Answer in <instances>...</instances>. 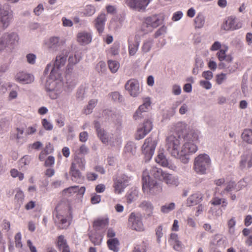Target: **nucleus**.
<instances>
[{
    "mask_svg": "<svg viewBox=\"0 0 252 252\" xmlns=\"http://www.w3.org/2000/svg\"><path fill=\"white\" fill-rule=\"evenodd\" d=\"M198 139V135L194 131H190L183 138L181 151H180L179 158L184 163L188 162L189 158L186 157L189 154L195 153L198 150L196 143Z\"/></svg>",
    "mask_w": 252,
    "mask_h": 252,
    "instance_id": "nucleus-1",
    "label": "nucleus"
},
{
    "mask_svg": "<svg viewBox=\"0 0 252 252\" xmlns=\"http://www.w3.org/2000/svg\"><path fill=\"white\" fill-rule=\"evenodd\" d=\"M62 77L53 76L50 74L45 84V90L47 95L52 99H56L59 97L62 92L63 86L65 91H69L64 87V84L62 82Z\"/></svg>",
    "mask_w": 252,
    "mask_h": 252,
    "instance_id": "nucleus-2",
    "label": "nucleus"
},
{
    "mask_svg": "<svg viewBox=\"0 0 252 252\" xmlns=\"http://www.w3.org/2000/svg\"><path fill=\"white\" fill-rule=\"evenodd\" d=\"M67 52H63L57 56L53 63H48L44 70V73L47 74L50 71L51 77L57 76L62 77L63 69L66 63L67 60Z\"/></svg>",
    "mask_w": 252,
    "mask_h": 252,
    "instance_id": "nucleus-3",
    "label": "nucleus"
},
{
    "mask_svg": "<svg viewBox=\"0 0 252 252\" xmlns=\"http://www.w3.org/2000/svg\"><path fill=\"white\" fill-rule=\"evenodd\" d=\"M80 61L77 58V56H69L68 58V64L66 71L65 82L64 87L68 91H71L77 84V77L75 73L72 72V65Z\"/></svg>",
    "mask_w": 252,
    "mask_h": 252,
    "instance_id": "nucleus-4",
    "label": "nucleus"
},
{
    "mask_svg": "<svg viewBox=\"0 0 252 252\" xmlns=\"http://www.w3.org/2000/svg\"><path fill=\"white\" fill-rule=\"evenodd\" d=\"M182 143L183 139L178 134H171L166 139V148L172 156L179 158Z\"/></svg>",
    "mask_w": 252,
    "mask_h": 252,
    "instance_id": "nucleus-5",
    "label": "nucleus"
},
{
    "mask_svg": "<svg viewBox=\"0 0 252 252\" xmlns=\"http://www.w3.org/2000/svg\"><path fill=\"white\" fill-rule=\"evenodd\" d=\"M142 182L143 191L147 195H155L161 191L162 188L159 184L151 177L142 175Z\"/></svg>",
    "mask_w": 252,
    "mask_h": 252,
    "instance_id": "nucleus-6",
    "label": "nucleus"
},
{
    "mask_svg": "<svg viewBox=\"0 0 252 252\" xmlns=\"http://www.w3.org/2000/svg\"><path fill=\"white\" fill-rule=\"evenodd\" d=\"M211 165V160L207 154H200L194 159L193 169L199 174H205Z\"/></svg>",
    "mask_w": 252,
    "mask_h": 252,
    "instance_id": "nucleus-7",
    "label": "nucleus"
},
{
    "mask_svg": "<svg viewBox=\"0 0 252 252\" xmlns=\"http://www.w3.org/2000/svg\"><path fill=\"white\" fill-rule=\"evenodd\" d=\"M53 217L55 223L60 229L66 228L70 225V222L68 220V211L60 210L59 206L55 208L53 212Z\"/></svg>",
    "mask_w": 252,
    "mask_h": 252,
    "instance_id": "nucleus-8",
    "label": "nucleus"
},
{
    "mask_svg": "<svg viewBox=\"0 0 252 252\" xmlns=\"http://www.w3.org/2000/svg\"><path fill=\"white\" fill-rule=\"evenodd\" d=\"M128 224L130 228L137 231H143L144 226L142 221V216L139 212H132L129 216Z\"/></svg>",
    "mask_w": 252,
    "mask_h": 252,
    "instance_id": "nucleus-9",
    "label": "nucleus"
},
{
    "mask_svg": "<svg viewBox=\"0 0 252 252\" xmlns=\"http://www.w3.org/2000/svg\"><path fill=\"white\" fill-rule=\"evenodd\" d=\"M157 143L156 140L151 137H148L145 140L142 147V151L145 156L147 161L150 160L153 156Z\"/></svg>",
    "mask_w": 252,
    "mask_h": 252,
    "instance_id": "nucleus-10",
    "label": "nucleus"
},
{
    "mask_svg": "<svg viewBox=\"0 0 252 252\" xmlns=\"http://www.w3.org/2000/svg\"><path fill=\"white\" fill-rule=\"evenodd\" d=\"M227 50L228 47L226 46L224 49H220L216 54L217 57L220 62L218 65L220 69L228 68L229 66V64L233 61V57L231 55L226 54Z\"/></svg>",
    "mask_w": 252,
    "mask_h": 252,
    "instance_id": "nucleus-11",
    "label": "nucleus"
},
{
    "mask_svg": "<svg viewBox=\"0 0 252 252\" xmlns=\"http://www.w3.org/2000/svg\"><path fill=\"white\" fill-rule=\"evenodd\" d=\"M130 177L123 174L114 180L113 188L115 193L121 194L123 192L125 189L129 185Z\"/></svg>",
    "mask_w": 252,
    "mask_h": 252,
    "instance_id": "nucleus-12",
    "label": "nucleus"
},
{
    "mask_svg": "<svg viewBox=\"0 0 252 252\" xmlns=\"http://www.w3.org/2000/svg\"><path fill=\"white\" fill-rule=\"evenodd\" d=\"M18 39V36L15 33H6L3 34L0 40V52L5 48L14 44Z\"/></svg>",
    "mask_w": 252,
    "mask_h": 252,
    "instance_id": "nucleus-13",
    "label": "nucleus"
},
{
    "mask_svg": "<svg viewBox=\"0 0 252 252\" xmlns=\"http://www.w3.org/2000/svg\"><path fill=\"white\" fill-rule=\"evenodd\" d=\"M63 44V41L58 36H52L45 39L43 42L44 47L49 51L55 52Z\"/></svg>",
    "mask_w": 252,
    "mask_h": 252,
    "instance_id": "nucleus-14",
    "label": "nucleus"
},
{
    "mask_svg": "<svg viewBox=\"0 0 252 252\" xmlns=\"http://www.w3.org/2000/svg\"><path fill=\"white\" fill-rule=\"evenodd\" d=\"M150 2V0H125L126 4L131 9L144 11Z\"/></svg>",
    "mask_w": 252,
    "mask_h": 252,
    "instance_id": "nucleus-15",
    "label": "nucleus"
},
{
    "mask_svg": "<svg viewBox=\"0 0 252 252\" xmlns=\"http://www.w3.org/2000/svg\"><path fill=\"white\" fill-rule=\"evenodd\" d=\"M94 126L97 136L101 142L105 144L113 145L111 136L103 128H101L99 123L97 121H94Z\"/></svg>",
    "mask_w": 252,
    "mask_h": 252,
    "instance_id": "nucleus-16",
    "label": "nucleus"
},
{
    "mask_svg": "<svg viewBox=\"0 0 252 252\" xmlns=\"http://www.w3.org/2000/svg\"><path fill=\"white\" fill-rule=\"evenodd\" d=\"M13 18V13L9 8H5L0 12V24L5 29L10 25Z\"/></svg>",
    "mask_w": 252,
    "mask_h": 252,
    "instance_id": "nucleus-17",
    "label": "nucleus"
},
{
    "mask_svg": "<svg viewBox=\"0 0 252 252\" xmlns=\"http://www.w3.org/2000/svg\"><path fill=\"white\" fill-rule=\"evenodd\" d=\"M165 173L162 169L157 166H153L146 168L142 173V175L147 177H153V178L162 180L163 174Z\"/></svg>",
    "mask_w": 252,
    "mask_h": 252,
    "instance_id": "nucleus-18",
    "label": "nucleus"
},
{
    "mask_svg": "<svg viewBox=\"0 0 252 252\" xmlns=\"http://www.w3.org/2000/svg\"><path fill=\"white\" fill-rule=\"evenodd\" d=\"M125 88L130 95L133 97L137 96L140 93L139 84L135 79H130L125 84Z\"/></svg>",
    "mask_w": 252,
    "mask_h": 252,
    "instance_id": "nucleus-19",
    "label": "nucleus"
},
{
    "mask_svg": "<svg viewBox=\"0 0 252 252\" xmlns=\"http://www.w3.org/2000/svg\"><path fill=\"white\" fill-rule=\"evenodd\" d=\"M15 80L22 84H28L33 82L34 77L32 74L24 71L18 72L15 76Z\"/></svg>",
    "mask_w": 252,
    "mask_h": 252,
    "instance_id": "nucleus-20",
    "label": "nucleus"
},
{
    "mask_svg": "<svg viewBox=\"0 0 252 252\" xmlns=\"http://www.w3.org/2000/svg\"><path fill=\"white\" fill-rule=\"evenodd\" d=\"M162 180L164 182L168 187H177L179 184L180 181L179 177L177 176L165 172L163 174Z\"/></svg>",
    "mask_w": 252,
    "mask_h": 252,
    "instance_id": "nucleus-21",
    "label": "nucleus"
},
{
    "mask_svg": "<svg viewBox=\"0 0 252 252\" xmlns=\"http://www.w3.org/2000/svg\"><path fill=\"white\" fill-rule=\"evenodd\" d=\"M239 164L241 169L252 167V151L241 157Z\"/></svg>",
    "mask_w": 252,
    "mask_h": 252,
    "instance_id": "nucleus-22",
    "label": "nucleus"
},
{
    "mask_svg": "<svg viewBox=\"0 0 252 252\" xmlns=\"http://www.w3.org/2000/svg\"><path fill=\"white\" fill-rule=\"evenodd\" d=\"M106 14L104 13H100L94 20V26L99 33L103 32L104 30Z\"/></svg>",
    "mask_w": 252,
    "mask_h": 252,
    "instance_id": "nucleus-23",
    "label": "nucleus"
},
{
    "mask_svg": "<svg viewBox=\"0 0 252 252\" xmlns=\"http://www.w3.org/2000/svg\"><path fill=\"white\" fill-rule=\"evenodd\" d=\"M77 41L82 45H85L91 43L92 35L91 32L86 31H81L77 35Z\"/></svg>",
    "mask_w": 252,
    "mask_h": 252,
    "instance_id": "nucleus-24",
    "label": "nucleus"
},
{
    "mask_svg": "<svg viewBox=\"0 0 252 252\" xmlns=\"http://www.w3.org/2000/svg\"><path fill=\"white\" fill-rule=\"evenodd\" d=\"M236 19L235 17L230 16L223 22L221 25V29L225 31L234 30L241 27L235 24Z\"/></svg>",
    "mask_w": 252,
    "mask_h": 252,
    "instance_id": "nucleus-25",
    "label": "nucleus"
},
{
    "mask_svg": "<svg viewBox=\"0 0 252 252\" xmlns=\"http://www.w3.org/2000/svg\"><path fill=\"white\" fill-rule=\"evenodd\" d=\"M169 242L173 246L174 250L178 252L182 251L183 245L177 234L172 233L170 234Z\"/></svg>",
    "mask_w": 252,
    "mask_h": 252,
    "instance_id": "nucleus-26",
    "label": "nucleus"
},
{
    "mask_svg": "<svg viewBox=\"0 0 252 252\" xmlns=\"http://www.w3.org/2000/svg\"><path fill=\"white\" fill-rule=\"evenodd\" d=\"M139 196V190L137 188H134L130 189L126 193V197L128 204L136 200Z\"/></svg>",
    "mask_w": 252,
    "mask_h": 252,
    "instance_id": "nucleus-27",
    "label": "nucleus"
},
{
    "mask_svg": "<svg viewBox=\"0 0 252 252\" xmlns=\"http://www.w3.org/2000/svg\"><path fill=\"white\" fill-rule=\"evenodd\" d=\"M202 197L203 194L199 192L192 194L187 199V205L190 206L196 205L201 201Z\"/></svg>",
    "mask_w": 252,
    "mask_h": 252,
    "instance_id": "nucleus-28",
    "label": "nucleus"
},
{
    "mask_svg": "<svg viewBox=\"0 0 252 252\" xmlns=\"http://www.w3.org/2000/svg\"><path fill=\"white\" fill-rule=\"evenodd\" d=\"M147 19L148 23L150 24L153 29L156 28L161 24L163 21L162 16L158 15H154L147 17Z\"/></svg>",
    "mask_w": 252,
    "mask_h": 252,
    "instance_id": "nucleus-29",
    "label": "nucleus"
},
{
    "mask_svg": "<svg viewBox=\"0 0 252 252\" xmlns=\"http://www.w3.org/2000/svg\"><path fill=\"white\" fill-rule=\"evenodd\" d=\"M108 220L107 219H98L94 221L93 227L95 231L105 229L108 225Z\"/></svg>",
    "mask_w": 252,
    "mask_h": 252,
    "instance_id": "nucleus-30",
    "label": "nucleus"
},
{
    "mask_svg": "<svg viewBox=\"0 0 252 252\" xmlns=\"http://www.w3.org/2000/svg\"><path fill=\"white\" fill-rule=\"evenodd\" d=\"M139 207L143 210L145 211L148 216H150L153 213L154 207L152 204L149 201L146 200L142 201L139 205Z\"/></svg>",
    "mask_w": 252,
    "mask_h": 252,
    "instance_id": "nucleus-31",
    "label": "nucleus"
},
{
    "mask_svg": "<svg viewBox=\"0 0 252 252\" xmlns=\"http://www.w3.org/2000/svg\"><path fill=\"white\" fill-rule=\"evenodd\" d=\"M241 138L245 142L252 144V129L246 128L241 134Z\"/></svg>",
    "mask_w": 252,
    "mask_h": 252,
    "instance_id": "nucleus-32",
    "label": "nucleus"
},
{
    "mask_svg": "<svg viewBox=\"0 0 252 252\" xmlns=\"http://www.w3.org/2000/svg\"><path fill=\"white\" fill-rule=\"evenodd\" d=\"M107 245L109 249L114 252H118L119 251V241L117 238L109 239L107 241Z\"/></svg>",
    "mask_w": 252,
    "mask_h": 252,
    "instance_id": "nucleus-33",
    "label": "nucleus"
},
{
    "mask_svg": "<svg viewBox=\"0 0 252 252\" xmlns=\"http://www.w3.org/2000/svg\"><path fill=\"white\" fill-rule=\"evenodd\" d=\"M139 46V42L135 40L134 42L128 40V53L130 56H134L137 52Z\"/></svg>",
    "mask_w": 252,
    "mask_h": 252,
    "instance_id": "nucleus-34",
    "label": "nucleus"
},
{
    "mask_svg": "<svg viewBox=\"0 0 252 252\" xmlns=\"http://www.w3.org/2000/svg\"><path fill=\"white\" fill-rule=\"evenodd\" d=\"M98 102L97 99H92L90 100L88 105L84 109V113L86 115L90 114L92 113L94 108L96 106Z\"/></svg>",
    "mask_w": 252,
    "mask_h": 252,
    "instance_id": "nucleus-35",
    "label": "nucleus"
},
{
    "mask_svg": "<svg viewBox=\"0 0 252 252\" xmlns=\"http://www.w3.org/2000/svg\"><path fill=\"white\" fill-rule=\"evenodd\" d=\"M237 191L236 186L235 185V182L234 181H230L227 183V185L224 190H222L220 194L221 195H223L225 192L227 193H232V191Z\"/></svg>",
    "mask_w": 252,
    "mask_h": 252,
    "instance_id": "nucleus-36",
    "label": "nucleus"
},
{
    "mask_svg": "<svg viewBox=\"0 0 252 252\" xmlns=\"http://www.w3.org/2000/svg\"><path fill=\"white\" fill-rule=\"evenodd\" d=\"M91 241L95 245H99L102 241L103 236L96 232L89 235Z\"/></svg>",
    "mask_w": 252,
    "mask_h": 252,
    "instance_id": "nucleus-37",
    "label": "nucleus"
},
{
    "mask_svg": "<svg viewBox=\"0 0 252 252\" xmlns=\"http://www.w3.org/2000/svg\"><path fill=\"white\" fill-rule=\"evenodd\" d=\"M72 164H74L75 167L79 168L82 170H84L86 165V160L84 158H80L77 157L75 158L74 161L72 162Z\"/></svg>",
    "mask_w": 252,
    "mask_h": 252,
    "instance_id": "nucleus-38",
    "label": "nucleus"
},
{
    "mask_svg": "<svg viewBox=\"0 0 252 252\" xmlns=\"http://www.w3.org/2000/svg\"><path fill=\"white\" fill-rule=\"evenodd\" d=\"M205 17L201 14L199 13L194 19V24L196 28H201L205 24Z\"/></svg>",
    "mask_w": 252,
    "mask_h": 252,
    "instance_id": "nucleus-39",
    "label": "nucleus"
},
{
    "mask_svg": "<svg viewBox=\"0 0 252 252\" xmlns=\"http://www.w3.org/2000/svg\"><path fill=\"white\" fill-rule=\"evenodd\" d=\"M154 40L152 39H148L144 41L141 50L143 53H147L149 52L153 45Z\"/></svg>",
    "mask_w": 252,
    "mask_h": 252,
    "instance_id": "nucleus-40",
    "label": "nucleus"
},
{
    "mask_svg": "<svg viewBox=\"0 0 252 252\" xmlns=\"http://www.w3.org/2000/svg\"><path fill=\"white\" fill-rule=\"evenodd\" d=\"M175 204L173 202L166 203L161 207V212L163 214H168L175 208Z\"/></svg>",
    "mask_w": 252,
    "mask_h": 252,
    "instance_id": "nucleus-41",
    "label": "nucleus"
},
{
    "mask_svg": "<svg viewBox=\"0 0 252 252\" xmlns=\"http://www.w3.org/2000/svg\"><path fill=\"white\" fill-rule=\"evenodd\" d=\"M156 161L162 166L167 167L168 162L165 156L163 153H159L156 158Z\"/></svg>",
    "mask_w": 252,
    "mask_h": 252,
    "instance_id": "nucleus-42",
    "label": "nucleus"
},
{
    "mask_svg": "<svg viewBox=\"0 0 252 252\" xmlns=\"http://www.w3.org/2000/svg\"><path fill=\"white\" fill-rule=\"evenodd\" d=\"M70 172L72 177L74 178L73 180H77L81 178V173L77 168L75 167L74 164H71Z\"/></svg>",
    "mask_w": 252,
    "mask_h": 252,
    "instance_id": "nucleus-43",
    "label": "nucleus"
},
{
    "mask_svg": "<svg viewBox=\"0 0 252 252\" xmlns=\"http://www.w3.org/2000/svg\"><path fill=\"white\" fill-rule=\"evenodd\" d=\"M95 11L96 10L94 6L87 5L84 10L83 15L85 16H92L95 13Z\"/></svg>",
    "mask_w": 252,
    "mask_h": 252,
    "instance_id": "nucleus-44",
    "label": "nucleus"
},
{
    "mask_svg": "<svg viewBox=\"0 0 252 252\" xmlns=\"http://www.w3.org/2000/svg\"><path fill=\"white\" fill-rule=\"evenodd\" d=\"M136 147L135 144L132 142H129L125 146V152L131 155H134L136 153Z\"/></svg>",
    "mask_w": 252,
    "mask_h": 252,
    "instance_id": "nucleus-45",
    "label": "nucleus"
},
{
    "mask_svg": "<svg viewBox=\"0 0 252 252\" xmlns=\"http://www.w3.org/2000/svg\"><path fill=\"white\" fill-rule=\"evenodd\" d=\"M32 160L31 157L28 155H25L21 158L19 161L20 168H24V166L28 165L30 164Z\"/></svg>",
    "mask_w": 252,
    "mask_h": 252,
    "instance_id": "nucleus-46",
    "label": "nucleus"
},
{
    "mask_svg": "<svg viewBox=\"0 0 252 252\" xmlns=\"http://www.w3.org/2000/svg\"><path fill=\"white\" fill-rule=\"evenodd\" d=\"M236 224L235 218L232 217L231 219L227 221V226L229 233L230 234H234L235 233V226Z\"/></svg>",
    "mask_w": 252,
    "mask_h": 252,
    "instance_id": "nucleus-47",
    "label": "nucleus"
},
{
    "mask_svg": "<svg viewBox=\"0 0 252 252\" xmlns=\"http://www.w3.org/2000/svg\"><path fill=\"white\" fill-rule=\"evenodd\" d=\"M108 64L109 69L113 73H116L120 67L119 63L116 61L110 60L108 62Z\"/></svg>",
    "mask_w": 252,
    "mask_h": 252,
    "instance_id": "nucleus-48",
    "label": "nucleus"
},
{
    "mask_svg": "<svg viewBox=\"0 0 252 252\" xmlns=\"http://www.w3.org/2000/svg\"><path fill=\"white\" fill-rule=\"evenodd\" d=\"M10 173L13 178H18L20 181H22L24 178V174L15 168L11 169Z\"/></svg>",
    "mask_w": 252,
    "mask_h": 252,
    "instance_id": "nucleus-49",
    "label": "nucleus"
},
{
    "mask_svg": "<svg viewBox=\"0 0 252 252\" xmlns=\"http://www.w3.org/2000/svg\"><path fill=\"white\" fill-rule=\"evenodd\" d=\"M141 29L144 33H147L148 32L152 31L153 28L150 24L148 23L147 18H145L144 22H143Z\"/></svg>",
    "mask_w": 252,
    "mask_h": 252,
    "instance_id": "nucleus-50",
    "label": "nucleus"
},
{
    "mask_svg": "<svg viewBox=\"0 0 252 252\" xmlns=\"http://www.w3.org/2000/svg\"><path fill=\"white\" fill-rule=\"evenodd\" d=\"M96 70L99 73H104L106 70V66L105 62H99L95 66Z\"/></svg>",
    "mask_w": 252,
    "mask_h": 252,
    "instance_id": "nucleus-51",
    "label": "nucleus"
},
{
    "mask_svg": "<svg viewBox=\"0 0 252 252\" xmlns=\"http://www.w3.org/2000/svg\"><path fill=\"white\" fill-rule=\"evenodd\" d=\"M148 133H145L144 129L140 126L137 130V132L135 134V139L136 140H140L143 138Z\"/></svg>",
    "mask_w": 252,
    "mask_h": 252,
    "instance_id": "nucleus-52",
    "label": "nucleus"
},
{
    "mask_svg": "<svg viewBox=\"0 0 252 252\" xmlns=\"http://www.w3.org/2000/svg\"><path fill=\"white\" fill-rule=\"evenodd\" d=\"M145 131V133H149L153 128L152 122L150 120L146 121L141 126Z\"/></svg>",
    "mask_w": 252,
    "mask_h": 252,
    "instance_id": "nucleus-53",
    "label": "nucleus"
},
{
    "mask_svg": "<svg viewBox=\"0 0 252 252\" xmlns=\"http://www.w3.org/2000/svg\"><path fill=\"white\" fill-rule=\"evenodd\" d=\"M41 124L43 127L46 130H51L53 128V124L49 121H48L46 119H42L41 121Z\"/></svg>",
    "mask_w": 252,
    "mask_h": 252,
    "instance_id": "nucleus-54",
    "label": "nucleus"
},
{
    "mask_svg": "<svg viewBox=\"0 0 252 252\" xmlns=\"http://www.w3.org/2000/svg\"><path fill=\"white\" fill-rule=\"evenodd\" d=\"M246 180L247 178H244L243 179L239 181L237 183H235L237 191L241 190L247 186L248 183L247 182Z\"/></svg>",
    "mask_w": 252,
    "mask_h": 252,
    "instance_id": "nucleus-55",
    "label": "nucleus"
},
{
    "mask_svg": "<svg viewBox=\"0 0 252 252\" xmlns=\"http://www.w3.org/2000/svg\"><path fill=\"white\" fill-rule=\"evenodd\" d=\"M57 244L60 249H61L62 248L67 246L66 241V240L64 239L63 236L61 235L59 236L58 239Z\"/></svg>",
    "mask_w": 252,
    "mask_h": 252,
    "instance_id": "nucleus-56",
    "label": "nucleus"
},
{
    "mask_svg": "<svg viewBox=\"0 0 252 252\" xmlns=\"http://www.w3.org/2000/svg\"><path fill=\"white\" fill-rule=\"evenodd\" d=\"M150 106V102L149 99H146L143 104L141 105L138 109L137 110H138L139 111H141L145 113L147 110L148 109V108Z\"/></svg>",
    "mask_w": 252,
    "mask_h": 252,
    "instance_id": "nucleus-57",
    "label": "nucleus"
},
{
    "mask_svg": "<svg viewBox=\"0 0 252 252\" xmlns=\"http://www.w3.org/2000/svg\"><path fill=\"white\" fill-rule=\"evenodd\" d=\"M163 228L161 225L158 226L156 229V234L157 237V242L160 243L161 242L160 238L163 236V233L162 232Z\"/></svg>",
    "mask_w": 252,
    "mask_h": 252,
    "instance_id": "nucleus-58",
    "label": "nucleus"
},
{
    "mask_svg": "<svg viewBox=\"0 0 252 252\" xmlns=\"http://www.w3.org/2000/svg\"><path fill=\"white\" fill-rule=\"evenodd\" d=\"M78 190V186H71L68 188L65 189L63 190V192L64 194H72L75 192H77Z\"/></svg>",
    "mask_w": 252,
    "mask_h": 252,
    "instance_id": "nucleus-59",
    "label": "nucleus"
},
{
    "mask_svg": "<svg viewBox=\"0 0 252 252\" xmlns=\"http://www.w3.org/2000/svg\"><path fill=\"white\" fill-rule=\"evenodd\" d=\"M15 246L17 248H22L23 246L22 242H21V238H22V235L21 233L18 232L17 233L15 236Z\"/></svg>",
    "mask_w": 252,
    "mask_h": 252,
    "instance_id": "nucleus-60",
    "label": "nucleus"
},
{
    "mask_svg": "<svg viewBox=\"0 0 252 252\" xmlns=\"http://www.w3.org/2000/svg\"><path fill=\"white\" fill-rule=\"evenodd\" d=\"M27 62L31 64H34L35 63L36 56L34 54H28L26 56Z\"/></svg>",
    "mask_w": 252,
    "mask_h": 252,
    "instance_id": "nucleus-61",
    "label": "nucleus"
},
{
    "mask_svg": "<svg viewBox=\"0 0 252 252\" xmlns=\"http://www.w3.org/2000/svg\"><path fill=\"white\" fill-rule=\"evenodd\" d=\"M24 197L25 195L24 192L22 190L19 189L17 191L15 195V199L21 204L23 203Z\"/></svg>",
    "mask_w": 252,
    "mask_h": 252,
    "instance_id": "nucleus-62",
    "label": "nucleus"
},
{
    "mask_svg": "<svg viewBox=\"0 0 252 252\" xmlns=\"http://www.w3.org/2000/svg\"><path fill=\"white\" fill-rule=\"evenodd\" d=\"M166 32V27L165 26H162L155 32L154 37L158 38V37L164 35Z\"/></svg>",
    "mask_w": 252,
    "mask_h": 252,
    "instance_id": "nucleus-63",
    "label": "nucleus"
},
{
    "mask_svg": "<svg viewBox=\"0 0 252 252\" xmlns=\"http://www.w3.org/2000/svg\"><path fill=\"white\" fill-rule=\"evenodd\" d=\"M146 245L144 243L141 245H137L133 251V252H146Z\"/></svg>",
    "mask_w": 252,
    "mask_h": 252,
    "instance_id": "nucleus-64",
    "label": "nucleus"
}]
</instances>
